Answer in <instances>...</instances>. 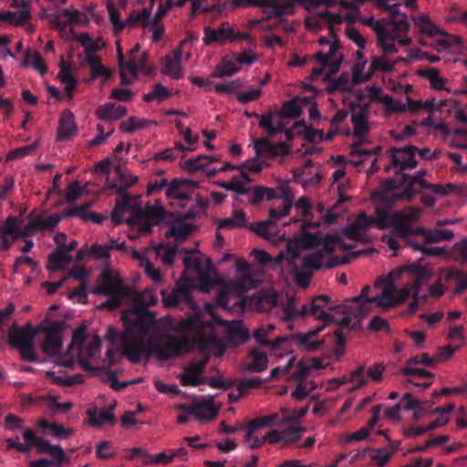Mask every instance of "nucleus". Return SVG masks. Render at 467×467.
<instances>
[{
    "instance_id": "1",
    "label": "nucleus",
    "mask_w": 467,
    "mask_h": 467,
    "mask_svg": "<svg viewBox=\"0 0 467 467\" xmlns=\"http://www.w3.org/2000/svg\"><path fill=\"white\" fill-rule=\"evenodd\" d=\"M154 321V316L146 314L137 317L131 325H128L129 331L123 333L114 331L112 340L119 341L122 354L131 363L137 364L143 355L150 357L152 353H155L160 359L166 360L181 355L185 348L186 344L183 340L171 336H167L161 343L147 342L146 337Z\"/></svg>"
},
{
    "instance_id": "2",
    "label": "nucleus",
    "mask_w": 467,
    "mask_h": 467,
    "mask_svg": "<svg viewBox=\"0 0 467 467\" xmlns=\"http://www.w3.org/2000/svg\"><path fill=\"white\" fill-rule=\"evenodd\" d=\"M334 247L330 244H325L313 254L306 256L301 268L296 274V283L300 286H307L313 272L320 269H332L340 265L350 263L351 259L358 257L363 252H353L348 256H332Z\"/></svg>"
},
{
    "instance_id": "3",
    "label": "nucleus",
    "mask_w": 467,
    "mask_h": 467,
    "mask_svg": "<svg viewBox=\"0 0 467 467\" xmlns=\"http://www.w3.org/2000/svg\"><path fill=\"white\" fill-rule=\"evenodd\" d=\"M363 24L372 28L376 33L378 45L381 47L384 55L396 54L398 48L394 40L398 37L399 30H408L410 27V22L403 17L400 21L375 20L372 16L362 20Z\"/></svg>"
},
{
    "instance_id": "4",
    "label": "nucleus",
    "mask_w": 467,
    "mask_h": 467,
    "mask_svg": "<svg viewBox=\"0 0 467 467\" xmlns=\"http://www.w3.org/2000/svg\"><path fill=\"white\" fill-rule=\"evenodd\" d=\"M369 290L370 287L366 285L362 288L358 296L348 300V305L346 306V309L344 311L345 316L338 322L341 327H347L349 330H358L361 328L362 319L371 311L369 305L371 303L377 304V301H373L372 299L380 297V295L369 297Z\"/></svg>"
},
{
    "instance_id": "5",
    "label": "nucleus",
    "mask_w": 467,
    "mask_h": 467,
    "mask_svg": "<svg viewBox=\"0 0 467 467\" xmlns=\"http://www.w3.org/2000/svg\"><path fill=\"white\" fill-rule=\"evenodd\" d=\"M416 153H418L423 160L431 159V150L427 148L420 150L412 145L400 148H390L389 150L390 163L386 166L385 171H389L392 167L398 168V170L395 171V173H398L404 170L416 167L418 164Z\"/></svg>"
},
{
    "instance_id": "6",
    "label": "nucleus",
    "mask_w": 467,
    "mask_h": 467,
    "mask_svg": "<svg viewBox=\"0 0 467 467\" xmlns=\"http://www.w3.org/2000/svg\"><path fill=\"white\" fill-rule=\"evenodd\" d=\"M169 214L161 206L146 205L144 210L139 209L132 219L127 220V223H136L141 234H150L153 226L164 222Z\"/></svg>"
},
{
    "instance_id": "7",
    "label": "nucleus",
    "mask_w": 467,
    "mask_h": 467,
    "mask_svg": "<svg viewBox=\"0 0 467 467\" xmlns=\"http://www.w3.org/2000/svg\"><path fill=\"white\" fill-rule=\"evenodd\" d=\"M422 210L414 206H407L401 211H394V234L402 238L416 235V228L410 224L416 223Z\"/></svg>"
},
{
    "instance_id": "8",
    "label": "nucleus",
    "mask_w": 467,
    "mask_h": 467,
    "mask_svg": "<svg viewBox=\"0 0 467 467\" xmlns=\"http://www.w3.org/2000/svg\"><path fill=\"white\" fill-rule=\"evenodd\" d=\"M414 295L415 293L412 289V285L410 287L404 286L401 289L397 290L393 279L389 276L380 294V297L372 300L377 301L378 306L389 308L404 303L410 296L414 298ZM414 299H412V301Z\"/></svg>"
},
{
    "instance_id": "9",
    "label": "nucleus",
    "mask_w": 467,
    "mask_h": 467,
    "mask_svg": "<svg viewBox=\"0 0 467 467\" xmlns=\"http://www.w3.org/2000/svg\"><path fill=\"white\" fill-rule=\"evenodd\" d=\"M278 415L276 413L263 416L252 420L245 427L246 433L244 436V443L251 450L260 448L265 442V435L259 433V430L272 426L276 420Z\"/></svg>"
},
{
    "instance_id": "10",
    "label": "nucleus",
    "mask_w": 467,
    "mask_h": 467,
    "mask_svg": "<svg viewBox=\"0 0 467 467\" xmlns=\"http://www.w3.org/2000/svg\"><path fill=\"white\" fill-rule=\"evenodd\" d=\"M157 302V296L150 291H144L143 293L138 295L135 298L133 308L123 313L121 316V320L125 327V331H129L128 325H131L132 322L137 320V317H143L146 314L154 316L148 310V307L154 306Z\"/></svg>"
},
{
    "instance_id": "11",
    "label": "nucleus",
    "mask_w": 467,
    "mask_h": 467,
    "mask_svg": "<svg viewBox=\"0 0 467 467\" xmlns=\"http://www.w3.org/2000/svg\"><path fill=\"white\" fill-rule=\"evenodd\" d=\"M309 4L314 7H318L326 4L328 7L332 5L330 0H263L262 7H271L272 11L269 17H281L292 15L295 11L296 4Z\"/></svg>"
},
{
    "instance_id": "12",
    "label": "nucleus",
    "mask_w": 467,
    "mask_h": 467,
    "mask_svg": "<svg viewBox=\"0 0 467 467\" xmlns=\"http://www.w3.org/2000/svg\"><path fill=\"white\" fill-rule=\"evenodd\" d=\"M128 293L122 279L109 270H104L97 279V285L93 289L96 295H110Z\"/></svg>"
},
{
    "instance_id": "13",
    "label": "nucleus",
    "mask_w": 467,
    "mask_h": 467,
    "mask_svg": "<svg viewBox=\"0 0 467 467\" xmlns=\"http://www.w3.org/2000/svg\"><path fill=\"white\" fill-rule=\"evenodd\" d=\"M341 48L339 42L333 41L330 44L329 51L327 54H324L321 51L317 52L314 55V59L320 64V66L327 67V73L326 78H328L330 76L336 74L340 67V65L343 60V55H339L337 57V53Z\"/></svg>"
},
{
    "instance_id": "14",
    "label": "nucleus",
    "mask_w": 467,
    "mask_h": 467,
    "mask_svg": "<svg viewBox=\"0 0 467 467\" xmlns=\"http://www.w3.org/2000/svg\"><path fill=\"white\" fill-rule=\"evenodd\" d=\"M410 272L415 275V279L412 282V289L414 290V300L409 305V310L410 313H414L418 310L420 304H423L427 300V296H420V289L422 285L424 279L430 277L431 274L429 270L417 264H412L410 266Z\"/></svg>"
},
{
    "instance_id": "15",
    "label": "nucleus",
    "mask_w": 467,
    "mask_h": 467,
    "mask_svg": "<svg viewBox=\"0 0 467 467\" xmlns=\"http://www.w3.org/2000/svg\"><path fill=\"white\" fill-rule=\"evenodd\" d=\"M400 173V194L394 195L396 200H406L410 201L414 195L421 192L422 190L427 189L430 186V183L426 181L416 180L407 173H402V171L398 172Z\"/></svg>"
},
{
    "instance_id": "16",
    "label": "nucleus",
    "mask_w": 467,
    "mask_h": 467,
    "mask_svg": "<svg viewBox=\"0 0 467 467\" xmlns=\"http://www.w3.org/2000/svg\"><path fill=\"white\" fill-rule=\"evenodd\" d=\"M78 242L73 240L68 244H64L61 249H56L48 255L47 269L49 271H57L65 269L67 265L72 263L73 257L70 252L76 249Z\"/></svg>"
},
{
    "instance_id": "17",
    "label": "nucleus",
    "mask_w": 467,
    "mask_h": 467,
    "mask_svg": "<svg viewBox=\"0 0 467 467\" xmlns=\"http://www.w3.org/2000/svg\"><path fill=\"white\" fill-rule=\"evenodd\" d=\"M385 366L383 363H375L368 368H366L365 365L358 366L350 374V380L357 382V388H361L368 384V379L365 377V373L375 382H379L382 379Z\"/></svg>"
},
{
    "instance_id": "18",
    "label": "nucleus",
    "mask_w": 467,
    "mask_h": 467,
    "mask_svg": "<svg viewBox=\"0 0 467 467\" xmlns=\"http://www.w3.org/2000/svg\"><path fill=\"white\" fill-rule=\"evenodd\" d=\"M210 360V355L195 363H191L180 376V382L182 386H199L202 383L201 375L204 372L205 367Z\"/></svg>"
},
{
    "instance_id": "19",
    "label": "nucleus",
    "mask_w": 467,
    "mask_h": 467,
    "mask_svg": "<svg viewBox=\"0 0 467 467\" xmlns=\"http://www.w3.org/2000/svg\"><path fill=\"white\" fill-rule=\"evenodd\" d=\"M256 155H265L270 158L286 156L289 154V146L285 142L272 143L265 138H260L254 141Z\"/></svg>"
},
{
    "instance_id": "20",
    "label": "nucleus",
    "mask_w": 467,
    "mask_h": 467,
    "mask_svg": "<svg viewBox=\"0 0 467 467\" xmlns=\"http://www.w3.org/2000/svg\"><path fill=\"white\" fill-rule=\"evenodd\" d=\"M296 209L300 211L302 215L306 218V221L301 224V231L303 232L306 238L315 239V234H307L306 230L308 228H318L321 226L320 221H313V205L311 204L309 199L306 196L300 197L296 202Z\"/></svg>"
},
{
    "instance_id": "21",
    "label": "nucleus",
    "mask_w": 467,
    "mask_h": 467,
    "mask_svg": "<svg viewBox=\"0 0 467 467\" xmlns=\"http://www.w3.org/2000/svg\"><path fill=\"white\" fill-rule=\"evenodd\" d=\"M36 335V331L30 324L19 327L14 323L8 331L7 341L11 346L18 348L23 344L34 342Z\"/></svg>"
},
{
    "instance_id": "22",
    "label": "nucleus",
    "mask_w": 467,
    "mask_h": 467,
    "mask_svg": "<svg viewBox=\"0 0 467 467\" xmlns=\"http://www.w3.org/2000/svg\"><path fill=\"white\" fill-rule=\"evenodd\" d=\"M400 188V181H397L393 178H389L384 181L380 185V190L374 193V197L377 198L381 204L394 205L399 200H396L394 195L400 194V192H395Z\"/></svg>"
},
{
    "instance_id": "23",
    "label": "nucleus",
    "mask_w": 467,
    "mask_h": 467,
    "mask_svg": "<svg viewBox=\"0 0 467 467\" xmlns=\"http://www.w3.org/2000/svg\"><path fill=\"white\" fill-rule=\"evenodd\" d=\"M222 323H223L226 327L225 339L230 344L237 346L244 344L249 339L250 334L248 329L243 327L239 322L229 323L222 321Z\"/></svg>"
},
{
    "instance_id": "24",
    "label": "nucleus",
    "mask_w": 467,
    "mask_h": 467,
    "mask_svg": "<svg viewBox=\"0 0 467 467\" xmlns=\"http://www.w3.org/2000/svg\"><path fill=\"white\" fill-rule=\"evenodd\" d=\"M236 38L233 28H225L224 24L221 27L214 29L211 26L204 27L203 43L209 46L212 42H223L227 39L234 40Z\"/></svg>"
},
{
    "instance_id": "25",
    "label": "nucleus",
    "mask_w": 467,
    "mask_h": 467,
    "mask_svg": "<svg viewBox=\"0 0 467 467\" xmlns=\"http://www.w3.org/2000/svg\"><path fill=\"white\" fill-rule=\"evenodd\" d=\"M85 63L89 66L90 68V80L97 78H103V83L107 82L112 75V71L106 67L102 63L99 57L93 54H88L85 57Z\"/></svg>"
},
{
    "instance_id": "26",
    "label": "nucleus",
    "mask_w": 467,
    "mask_h": 467,
    "mask_svg": "<svg viewBox=\"0 0 467 467\" xmlns=\"http://www.w3.org/2000/svg\"><path fill=\"white\" fill-rule=\"evenodd\" d=\"M275 327L273 324H268L266 327L261 326L254 332V337L259 345L268 347L272 349H276L286 340V338L278 337L274 340L267 339L266 337L269 333L275 330Z\"/></svg>"
},
{
    "instance_id": "27",
    "label": "nucleus",
    "mask_w": 467,
    "mask_h": 467,
    "mask_svg": "<svg viewBox=\"0 0 467 467\" xmlns=\"http://www.w3.org/2000/svg\"><path fill=\"white\" fill-rule=\"evenodd\" d=\"M88 20V17L85 14L81 13L79 10H70V9H63L57 17L54 20V24L57 27L60 29H64L67 24H82Z\"/></svg>"
},
{
    "instance_id": "28",
    "label": "nucleus",
    "mask_w": 467,
    "mask_h": 467,
    "mask_svg": "<svg viewBox=\"0 0 467 467\" xmlns=\"http://www.w3.org/2000/svg\"><path fill=\"white\" fill-rule=\"evenodd\" d=\"M77 133V127L74 121L73 113L66 109L59 119L58 139L60 140H69Z\"/></svg>"
},
{
    "instance_id": "29",
    "label": "nucleus",
    "mask_w": 467,
    "mask_h": 467,
    "mask_svg": "<svg viewBox=\"0 0 467 467\" xmlns=\"http://www.w3.org/2000/svg\"><path fill=\"white\" fill-rule=\"evenodd\" d=\"M324 329L323 327H319L317 329L309 330L307 333H298L294 336L296 342L305 348L308 351H317L320 349L324 344V340H316L315 337Z\"/></svg>"
},
{
    "instance_id": "30",
    "label": "nucleus",
    "mask_w": 467,
    "mask_h": 467,
    "mask_svg": "<svg viewBox=\"0 0 467 467\" xmlns=\"http://www.w3.org/2000/svg\"><path fill=\"white\" fill-rule=\"evenodd\" d=\"M96 115L101 120L119 119L127 115V109L116 103H106L97 109Z\"/></svg>"
},
{
    "instance_id": "31",
    "label": "nucleus",
    "mask_w": 467,
    "mask_h": 467,
    "mask_svg": "<svg viewBox=\"0 0 467 467\" xmlns=\"http://www.w3.org/2000/svg\"><path fill=\"white\" fill-rule=\"evenodd\" d=\"M192 300V290L187 284L178 283L176 288L164 299L165 304L177 306L181 303H189Z\"/></svg>"
},
{
    "instance_id": "32",
    "label": "nucleus",
    "mask_w": 467,
    "mask_h": 467,
    "mask_svg": "<svg viewBox=\"0 0 467 467\" xmlns=\"http://www.w3.org/2000/svg\"><path fill=\"white\" fill-rule=\"evenodd\" d=\"M391 206L382 204V206L375 208L376 217L373 218V223L379 230L392 226V231L394 232V212L390 210Z\"/></svg>"
},
{
    "instance_id": "33",
    "label": "nucleus",
    "mask_w": 467,
    "mask_h": 467,
    "mask_svg": "<svg viewBox=\"0 0 467 467\" xmlns=\"http://www.w3.org/2000/svg\"><path fill=\"white\" fill-rule=\"evenodd\" d=\"M416 235H421L425 238L426 243L433 244L441 241H450L453 238L454 234L447 229L427 230L423 227L416 228Z\"/></svg>"
},
{
    "instance_id": "34",
    "label": "nucleus",
    "mask_w": 467,
    "mask_h": 467,
    "mask_svg": "<svg viewBox=\"0 0 467 467\" xmlns=\"http://www.w3.org/2000/svg\"><path fill=\"white\" fill-rule=\"evenodd\" d=\"M414 24L420 28V31L429 36H445L451 37L448 34L435 26L429 18L428 16L421 14L413 17Z\"/></svg>"
},
{
    "instance_id": "35",
    "label": "nucleus",
    "mask_w": 467,
    "mask_h": 467,
    "mask_svg": "<svg viewBox=\"0 0 467 467\" xmlns=\"http://www.w3.org/2000/svg\"><path fill=\"white\" fill-rule=\"evenodd\" d=\"M87 415L88 416V423L94 427L99 428L106 422H109L110 425L116 423V418L112 412L105 410L99 412L96 407L88 409Z\"/></svg>"
},
{
    "instance_id": "36",
    "label": "nucleus",
    "mask_w": 467,
    "mask_h": 467,
    "mask_svg": "<svg viewBox=\"0 0 467 467\" xmlns=\"http://www.w3.org/2000/svg\"><path fill=\"white\" fill-rule=\"evenodd\" d=\"M195 407H197L199 410L198 413H193L192 415L201 422L214 419L219 412L213 399L196 403Z\"/></svg>"
},
{
    "instance_id": "37",
    "label": "nucleus",
    "mask_w": 467,
    "mask_h": 467,
    "mask_svg": "<svg viewBox=\"0 0 467 467\" xmlns=\"http://www.w3.org/2000/svg\"><path fill=\"white\" fill-rule=\"evenodd\" d=\"M418 75L426 78L431 84V87L436 90H446L445 84L448 79L440 75V71L436 67H429L423 70H419Z\"/></svg>"
},
{
    "instance_id": "38",
    "label": "nucleus",
    "mask_w": 467,
    "mask_h": 467,
    "mask_svg": "<svg viewBox=\"0 0 467 467\" xmlns=\"http://www.w3.org/2000/svg\"><path fill=\"white\" fill-rule=\"evenodd\" d=\"M249 358H252V361L247 364V370L259 373L266 369L268 358L265 352L253 348L249 352Z\"/></svg>"
},
{
    "instance_id": "39",
    "label": "nucleus",
    "mask_w": 467,
    "mask_h": 467,
    "mask_svg": "<svg viewBox=\"0 0 467 467\" xmlns=\"http://www.w3.org/2000/svg\"><path fill=\"white\" fill-rule=\"evenodd\" d=\"M198 187L199 183L197 182L190 180L173 179L171 182H168L165 195L168 198H175L179 192L182 191L183 188L195 190Z\"/></svg>"
},
{
    "instance_id": "40",
    "label": "nucleus",
    "mask_w": 467,
    "mask_h": 467,
    "mask_svg": "<svg viewBox=\"0 0 467 467\" xmlns=\"http://www.w3.org/2000/svg\"><path fill=\"white\" fill-rule=\"evenodd\" d=\"M250 188V202L253 205L259 204L265 198L270 201L279 197L273 188H267L264 186H255Z\"/></svg>"
},
{
    "instance_id": "41",
    "label": "nucleus",
    "mask_w": 467,
    "mask_h": 467,
    "mask_svg": "<svg viewBox=\"0 0 467 467\" xmlns=\"http://www.w3.org/2000/svg\"><path fill=\"white\" fill-rule=\"evenodd\" d=\"M241 70V67L237 65L234 60H227L225 58L222 59V61L216 66L213 77L223 78L225 77L233 76L234 74L239 72Z\"/></svg>"
},
{
    "instance_id": "42",
    "label": "nucleus",
    "mask_w": 467,
    "mask_h": 467,
    "mask_svg": "<svg viewBox=\"0 0 467 467\" xmlns=\"http://www.w3.org/2000/svg\"><path fill=\"white\" fill-rule=\"evenodd\" d=\"M161 73L176 80L182 79L184 76L181 62L171 60V55L165 57Z\"/></svg>"
},
{
    "instance_id": "43",
    "label": "nucleus",
    "mask_w": 467,
    "mask_h": 467,
    "mask_svg": "<svg viewBox=\"0 0 467 467\" xmlns=\"http://www.w3.org/2000/svg\"><path fill=\"white\" fill-rule=\"evenodd\" d=\"M360 146H361V142L354 143L352 145V148L350 150V155L352 157L359 158V160H358V161H351V163H353V165L355 167H359L360 165H362V163L365 161V160L368 157H369L371 155H377L381 151L380 146H377V147L373 148L372 150L360 149Z\"/></svg>"
},
{
    "instance_id": "44",
    "label": "nucleus",
    "mask_w": 467,
    "mask_h": 467,
    "mask_svg": "<svg viewBox=\"0 0 467 467\" xmlns=\"http://www.w3.org/2000/svg\"><path fill=\"white\" fill-rule=\"evenodd\" d=\"M193 225L188 223L178 222L166 233L167 237L173 236L176 241H184L193 231Z\"/></svg>"
},
{
    "instance_id": "45",
    "label": "nucleus",
    "mask_w": 467,
    "mask_h": 467,
    "mask_svg": "<svg viewBox=\"0 0 467 467\" xmlns=\"http://www.w3.org/2000/svg\"><path fill=\"white\" fill-rule=\"evenodd\" d=\"M155 123L153 120L147 119H140L138 117H130L128 119L122 121L119 130L122 132L133 133L137 130L144 129L146 126Z\"/></svg>"
},
{
    "instance_id": "46",
    "label": "nucleus",
    "mask_w": 467,
    "mask_h": 467,
    "mask_svg": "<svg viewBox=\"0 0 467 467\" xmlns=\"http://www.w3.org/2000/svg\"><path fill=\"white\" fill-rule=\"evenodd\" d=\"M351 121L354 126V136L363 139L369 130L365 112L361 110L352 114Z\"/></svg>"
},
{
    "instance_id": "47",
    "label": "nucleus",
    "mask_w": 467,
    "mask_h": 467,
    "mask_svg": "<svg viewBox=\"0 0 467 467\" xmlns=\"http://www.w3.org/2000/svg\"><path fill=\"white\" fill-rule=\"evenodd\" d=\"M92 202H85L80 205L70 206L63 211L64 217H78L84 222H88L89 209L92 206Z\"/></svg>"
},
{
    "instance_id": "48",
    "label": "nucleus",
    "mask_w": 467,
    "mask_h": 467,
    "mask_svg": "<svg viewBox=\"0 0 467 467\" xmlns=\"http://www.w3.org/2000/svg\"><path fill=\"white\" fill-rule=\"evenodd\" d=\"M24 65H31L41 76H44L47 72V67L40 53L37 51H27L25 55Z\"/></svg>"
},
{
    "instance_id": "49",
    "label": "nucleus",
    "mask_w": 467,
    "mask_h": 467,
    "mask_svg": "<svg viewBox=\"0 0 467 467\" xmlns=\"http://www.w3.org/2000/svg\"><path fill=\"white\" fill-rule=\"evenodd\" d=\"M350 78L348 72H343L341 75L336 78L331 79L327 86V92L328 94H333L337 90L348 91L350 89Z\"/></svg>"
},
{
    "instance_id": "50",
    "label": "nucleus",
    "mask_w": 467,
    "mask_h": 467,
    "mask_svg": "<svg viewBox=\"0 0 467 467\" xmlns=\"http://www.w3.org/2000/svg\"><path fill=\"white\" fill-rule=\"evenodd\" d=\"M306 429L302 427H289L282 431V448L288 447L289 445L296 442L305 432Z\"/></svg>"
},
{
    "instance_id": "51",
    "label": "nucleus",
    "mask_w": 467,
    "mask_h": 467,
    "mask_svg": "<svg viewBox=\"0 0 467 467\" xmlns=\"http://www.w3.org/2000/svg\"><path fill=\"white\" fill-rule=\"evenodd\" d=\"M62 348V340L60 337H53L52 335H46L45 340L42 344V350L48 356H57Z\"/></svg>"
},
{
    "instance_id": "52",
    "label": "nucleus",
    "mask_w": 467,
    "mask_h": 467,
    "mask_svg": "<svg viewBox=\"0 0 467 467\" xmlns=\"http://www.w3.org/2000/svg\"><path fill=\"white\" fill-rule=\"evenodd\" d=\"M295 128L302 129L304 130V137L308 142L314 143L316 141H322L324 139V131L322 130L308 128L306 126V122L304 120L296 123ZM298 132H301V130H298Z\"/></svg>"
},
{
    "instance_id": "53",
    "label": "nucleus",
    "mask_w": 467,
    "mask_h": 467,
    "mask_svg": "<svg viewBox=\"0 0 467 467\" xmlns=\"http://www.w3.org/2000/svg\"><path fill=\"white\" fill-rule=\"evenodd\" d=\"M220 186L227 191L234 192L239 195H247L251 188L244 186V182L240 181L238 176H234L228 182H223Z\"/></svg>"
},
{
    "instance_id": "54",
    "label": "nucleus",
    "mask_w": 467,
    "mask_h": 467,
    "mask_svg": "<svg viewBox=\"0 0 467 467\" xmlns=\"http://www.w3.org/2000/svg\"><path fill=\"white\" fill-rule=\"evenodd\" d=\"M292 200L286 196L284 200L282 207L279 209L272 208L269 210V218L267 220L270 221L273 225H275L278 220L289 213L292 208Z\"/></svg>"
},
{
    "instance_id": "55",
    "label": "nucleus",
    "mask_w": 467,
    "mask_h": 467,
    "mask_svg": "<svg viewBox=\"0 0 467 467\" xmlns=\"http://www.w3.org/2000/svg\"><path fill=\"white\" fill-rule=\"evenodd\" d=\"M302 109L296 99L284 102L279 116L283 118H297L301 115Z\"/></svg>"
},
{
    "instance_id": "56",
    "label": "nucleus",
    "mask_w": 467,
    "mask_h": 467,
    "mask_svg": "<svg viewBox=\"0 0 467 467\" xmlns=\"http://www.w3.org/2000/svg\"><path fill=\"white\" fill-rule=\"evenodd\" d=\"M208 158V155H200L196 158L189 159L184 161L182 167L190 172L204 170L209 165Z\"/></svg>"
},
{
    "instance_id": "57",
    "label": "nucleus",
    "mask_w": 467,
    "mask_h": 467,
    "mask_svg": "<svg viewBox=\"0 0 467 467\" xmlns=\"http://www.w3.org/2000/svg\"><path fill=\"white\" fill-rule=\"evenodd\" d=\"M171 96V93L169 91L167 88H165L161 83H156L153 87V90L149 92L143 96V100L146 102H150L154 99H166Z\"/></svg>"
},
{
    "instance_id": "58",
    "label": "nucleus",
    "mask_w": 467,
    "mask_h": 467,
    "mask_svg": "<svg viewBox=\"0 0 467 467\" xmlns=\"http://www.w3.org/2000/svg\"><path fill=\"white\" fill-rule=\"evenodd\" d=\"M451 256L456 262L467 264V237L453 245Z\"/></svg>"
},
{
    "instance_id": "59",
    "label": "nucleus",
    "mask_w": 467,
    "mask_h": 467,
    "mask_svg": "<svg viewBox=\"0 0 467 467\" xmlns=\"http://www.w3.org/2000/svg\"><path fill=\"white\" fill-rule=\"evenodd\" d=\"M279 296L275 291H267L263 293L258 299L259 307L263 309H270L278 304Z\"/></svg>"
},
{
    "instance_id": "60",
    "label": "nucleus",
    "mask_w": 467,
    "mask_h": 467,
    "mask_svg": "<svg viewBox=\"0 0 467 467\" xmlns=\"http://www.w3.org/2000/svg\"><path fill=\"white\" fill-rule=\"evenodd\" d=\"M310 303V314L311 316L315 317L317 319L323 320V321H330L332 318V316L329 313H327L323 309V305L320 304L317 299L313 298Z\"/></svg>"
},
{
    "instance_id": "61",
    "label": "nucleus",
    "mask_w": 467,
    "mask_h": 467,
    "mask_svg": "<svg viewBox=\"0 0 467 467\" xmlns=\"http://www.w3.org/2000/svg\"><path fill=\"white\" fill-rule=\"evenodd\" d=\"M150 12V9L146 7L143 8L141 12H132L130 14L129 18L127 19V23L135 25L136 23L142 22L143 27H147L150 25V20H149Z\"/></svg>"
},
{
    "instance_id": "62",
    "label": "nucleus",
    "mask_w": 467,
    "mask_h": 467,
    "mask_svg": "<svg viewBox=\"0 0 467 467\" xmlns=\"http://www.w3.org/2000/svg\"><path fill=\"white\" fill-rule=\"evenodd\" d=\"M128 295V293H119L108 295L109 297L99 306V309L115 310L117 309L122 301V299Z\"/></svg>"
},
{
    "instance_id": "63",
    "label": "nucleus",
    "mask_w": 467,
    "mask_h": 467,
    "mask_svg": "<svg viewBox=\"0 0 467 467\" xmlns=\"http://www.w3.org/2000/svg\"><path fill=\"white\" fill-rule=\"evenodd\" d=\"M393 68L394 63L388 61L384 57H374L370 64L371 72H389Z\"/></svg>"
},
{
    "instance_id": "64",
    "label": "nucleus",
    "mask_w": 467,
    "mask_h": 467,
    "mask_svg": "<svg viewBox=\"0 0 467 467\" xmlns=\"http://www.w3.org/2000/svg\"><path fill=\"white\" fill-rule=\"evenodd\" d=\"M346 36L349 40L355 43L359 49L365 48L367 40L356 27L348 25L346 27Z\"/></svg>"
}]
</instances>
